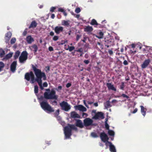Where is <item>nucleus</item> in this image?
Here are the masks:
<instances>
[{
  "label": "nucleus",
  "instance_id": "nucleus-44",
  "mask_svg": "<svg viewBox=\"0 0 152 152\" xmlns=\"http://www.w3.org/2000/svg\"><path fill=\"white\" fill-rule=\"evenodd\" d=\"M80 9L79 8H77L75 10V12L77 13H79L80 12Z\"/></svg>",
  "mask_w": 152,
  "mask_h": 152
},
{
  "label": "nucleus",
  "instance_id": "nucleus-24",
  "mask_svg": "<svg viewBox=\"0 0 152 152\" xmlns=\"http://www.w3.org/2000/svg\"><path fill=\"white\" fill-rule=\"evenodd\" d=\"M140 107L141 109V112L143 115L145 116L146 115V112L147 109L145 108L142 106H141Z\"/></svg>",
  "mask_w": 152,
  "mask_h": 152
},
{
  "label": "nucleus",
  "instance_id": "nucleus-60",
  "mask_svg": "<svg viewBox=\"0 0 152 152\" xmlns=\"http://www.w3.org/2000/svg\"><path fill=\"white\" fill-rule=\"evenodd\" d=\"M49 34L51 36H53L54 34V33L52 31L50 32Z\"/></svg>",
  "mask_w": 152,
  "mask_h": 152
},
{
  "label": "nucleus",
  "instance_id": "nucleus-53",
  "mask_svg": "<svg viewBox=\"0 0 152 152\" xmlns=\"http://www.w3.org/2000/svg\"><path fill=\"white\" fill-rule=\"evenodd\" d=\"M59 113V109L57 110L55 113V115H58Z\"/></svg>",
  "mask_w": 152,
  "mask_h": 152
},
{
  "label": "nucleus",
  "instance_id": "nucleus-41",
  "mask_svg": "<svg viewBox=\"0 0 152 152\" xmlns=\"http://www.w3.org/2000/svg\"><path fill=\"white\" fill-rule=\"evenodd\" d=\"M113 48H112L111 50H109L108 52L110 55H112L113 54Z\"/></svg>",
  "mask_w": 152,
  "mask_h": 152
},
{
  "label": "nucleus",
  "instance_id": "nucleus-22",
  "mask_svg": "<svg viewBox=\"0 0 152 152\" xmlns=\"http://www.w3.org/2000/svg\"><path fill=\"white\" fill-rule=\"evenodd\" d=\"M26 40L28 43L31 44L34 41V39L31 36H28L26 38Z\"/></svg>",
  "mask_w": 152,
  "mask_h": 152
},
{
  "label": "nucleus",
  "instance_id": "nucleus-63",
  "mask_svg": "<svg viewBox=\"0 0 152 152\" xmlns=\"http://www.w3.org/2000/svg\"><path fill=\"white\" fill-rule=\"evenodd\" d=\"M55 17V15L54 14H52L51 15V18L52 19H54Z\"/></svg>",
  "mask_w": 152,
  "mask_h": 152
},
{
  "label": "nucleus",
  "instance_id": "nucleus-47",
  "mask_svg": "<svg viewBox=\"0 0 152 152\" xmlns=\"http://www.w3.org/2000/svg\"><path fill=\"white\" fill-rule=\"evenodd\" d=\"M27 34V29H26L23 32V36H26Z\"/></svg>",
  "mask_w": 152,
  "mask_h": 152
},
{
  "label": "nucleus",
  "instance_id": "nucleus-11",
  "mask_svg": "<svg viewBox=\"0 0 152 152\" xmlns=\"http://www.w3.org/2000/svg\"><path fill=\"white\" fill-rule=\"evenodd\" d=\"M151 62V60L149 58L145 60L141 65L142 69L146 68L149 64Z\"/></svg>",
  "mask_w": 152,
  "mask_h": 152
},
{
  "label": "nucleus",
  "instance_id": "nucleus-64",
  "mask_svg": "<svg viewBox=\"0 0 152 152\" xmlns=\"http://www.w3.org/2000/svg\"><path fill=\"white\" fill-rule=\"evenodd\" d=\"M63 13L64 15L65 16H66L67 15V14L66 12H65V10H64V11L63 12Z\"/></svg>",
  "mask_w": 152,
  "mask_h": 152
},
{
  "label": "nucleus",
  "instance_id": "nucleus-5",
  "mask_svg": "<svg viewBox=\"0 0 152 152\" xmlns=\"http://www.w3.org/2000/svg\"><path fill=\"white\" fill-rule=\"evenodd\" d=\"M25 79L28 81L31 80V83H34L36 81V78L35 79L34 75L32 71L26 73L25 75Z\"/></svg>",
  "mask_w": 152,
  "mask_h": 152
},
{
  "label": "nucleus",
  "instance_id": "nucleus-9",
  "mask_svg": "<svg viewBox=\"0 0 152 152\" xmlns=\"http://www.w3.org/2000/svg\"><path fill=\"white\" fill-rule=\"evenodd\" d=\"M100 137L102 141L103 142H105L106 141L110 142L108 141L109 139L107 134L104 132H101L100 134Z\"/></svg>",
  "mask_w": 152,
  "mask_h": 152
},
{
  "label": "nucleus",
  "instance_id": "nucleus-57",
  "mask_svg": "<svg viewBox=\"0 0 152 152\" xmlns=\"http://www.w3.org/2000/svg\"><path fill=\"white\" fill-rule=\"evenodd\" d=\"M83 102L84 104H85V106L86 107H87L88 108L89 107H88V106L87 104H86V100H83Z\"/></svg>",
  "mask_w": 152,
  "mask_h": 152
},
{
  "label": "nucleus",
  "instance_id": "nucleus-16",
  "mask_svg": "<svg viewBox=\"0 0 152 152\" xmlns=\"http://www.w3.org/2000/svg\"><path fill=\"white\" fill-rule=\"evenodd\" d=\"M17 64L16 61H14L11 64L10 66V70L13 72H14L16 70Z\"/></svg>",
  "mask_w": 152,
  "mask_h": 152
},
{
  "label": "nucleus",
  "instance_id": "nucleus-52",
  "mask_svg": "<svg viewBox=\"0 0 152 152\" xmlns=\"http://www.w3.org/2000/svg\"><path fill=\"white\" fill-rule=\"evenodd\" d=\"M43 86L44 87H47L48 86L47 83L46 82H44L43 84Z\"/></svg>",
  "mask_w": 152,
  "mask_h": 152
},
{
  "label": "nucleus",
  "instance_id": "nucleus-4",
  "mask_svg": "<svg viewBox=\"0 0 152 152\" xmlns=\"http://www.w3.org/2000/svg\"><path fill=\"white\" fill-rule=\"evenodd\" d=\"M42 108L45 111H47L48 113L53 112L54 110L47 102L42 101L40 103Z\"/></svg>",
  "mask_w": 152,
  "mask_h": 152
},
{
  "label": "nucleus",
  "instance_id": "nucleus-17",
  "mask_svg": "<svg viewBox=\"0 0 152 152\" xmlns=\"http://www.w3.org/2000/svg\"><path fill=\"white\" fill-rule=\"evenodd\" d=\"M70 117L72 118H80V116L75 111H72L70 113Z\"/></svg>",
  "mask_w": 152,
  "mask_h": 152
},
{
  "label": "nucleus",
  "instance_id": "nucleus-6",
  "mask_svg": "<svg viewBox=\"0 0 152 152\" xmlns=\"http://www.w3.org/2000/svg\"><path fill=\"white\" fill-rule=\"evenodd\" d=\"M28 58V53L26 51H23L19 58L20 62L23 63Z\"/></svg>",
  "mask_w": 152,
  "mask_h": 152
},
{
  "label": "nucleus",
  "instance_id": "nucleus-36",
  "mask_svg": "<svg viewBox=\"0 0 152 152\" xmlns=\"http://www.w3.org/2000/svg\"><path fill=\"white\" fill-rule=\"evenodd\" d=\"M16 41V39L15 37L12 38L10 40V43L11 44H14Z\"/></svg>",
  "mask_w": 152,
  "mask_h": 152
},
{
  "label": "nucleus",
  "instance_id": "nucleus-40",
  "mask_svg": "<svg viewBox=\"0 0 152 152\" xmlns=\"http://www.w3.org/2000/svg\"><path fill=\"white\" fill-rule=\"evenodd\" d=\"M91 135L92 137H97V135L96 134L95 132L91 133Z\"/></svg>",
  "mask_w": 152,
  "mask_h": 152
},
{
  "label": "nucleus",
  "instance_id": "nucleus-45",
  "mask_svg": "<svg viewBox=\"0 0 152 152\" xmlns=\"http://www.w3.org/2000/svg\"><path fill=\"white\" fill-rule=\"evenodd\" d=\"M124 83H122L121 85H120V89L123 90L124 88Z\"/></svg>",
  "mask_w": 152,
  "mask_h": 152
},
{
  "label": "nucleus",
  "instance_id": "nucleus-34",
  "mask_svg": "<svg viewBox=\"0 0 152 152\" xmlns=\"http://www.w3.org/2000/svg\"><path fill=\"white\" fill-rule=\"evenodd\" d=\"M106 121H105V128L107 129V130H109V126L108 124L107 123V121L108 119L107 118H106L105 119Z\"/></svg>",
  "mask_w": 152,
  "mask_h": 152
},
{
  "label": "nucleus",
  "instance_id": "nucleus-62",
  "mask_svg": "<svg viewBox=\"0 0 152 152\" xmlns=\"http://www.w3.org/2000/svg\"><path fill=\"white\" fill-rule=\"evenodd\" d=\"M104 143H105V145H106V149H107V147H108V144H109L107 142V141H106V142H104Z\"/></svg>",
  "mask_w": 152,
  "mask_h": 152
},
{
  "label": "nucleus",
  "instance_id": "nucleus-54",
  "mask_svg": "<svg viewBox=\"0 0 152 152\" xmlns=\"http://www.w3.org/2000/svg\"><path fill=\"white\" fill-rule=\"evenodd\" d=\"M48 50L50 51H52L53 50V48L51 46H50L49 47Z\"/></svg>",
  "mask_w": 152,
  "mask_h": 152
},
{
  "label": "nucleus",
  "instance_id": "nucleus-32",
  "mask_svg": "<svg viewBox=\"0 0 152 152\" xmlns=\"http://www.w3.org/2000/svg\"><path fill=\"white\" fill-rule=\"evenodd\" d=\"M4 66V63L1 61L0 62V72L2 71L3 70V68Z\"/></svg>",
  "mask_w": 152,
  "mask_h": 152
},
{
  "label": "nucleus",
  "instance_id": "nucleus-29",
  "mask_svg": "<svg viewBox=\"0 0 152 152\" xmlns=\"http://www.w3.org/2000/svg\"><path fill=\"white\" fill-rule=\"evenodd\" d=\"M20 54V52L19 50H17L15 53L14 56V58L15 59L17 58Z\"/></svg>",
  "mask_w": 152,
  "mask_h": 152
},
{
  "label": "nucleus",
  "instance_id": "nucleus-48",
  "mask_svg": "<svg viewBox=\"0 0 152 152\" xmlns=\"http://www.w3.org/2000/svg\"><path fill=\"white\" fill-rule=\"evenodd\" d=\"M67 40H65V41L62 40L61 42L60 43V44L61 45H63L66 43H67Z\"/></svg>",
  "mask_w": 152,
  "mask_h": 152
},
{
  "label": "nucleus",
  "instance_id": "nucleus-33",
  "mask_svg": "<svg viewBox=\"0 0 152 152\" xmlns=\"http://www.w3.org/2000/svg\"><path fill=\"white\" fill-rule=\"evenodd\" d=\"M5 54V52L2 49H0V56L1 57L4 56Z\"/></svg>",
  "mask_w": 152,
  "mask_h": 152
},
{
  "label": "nucleus",
  "instance_id": "nucleus-38",
  "mask_svg": "<svg viewBox=\"0 0 152 152\" xmlns=\"http://www.w3.org/2000/svg\"><path fill=\"white\" fill-rule=\"evenodd\" d=\"M120 97H122L123 98H126V99H128L129 98V96L124 94H122L120 96H119Z\"/></svg>",
  "mask_w": 152,
  "mask_h": 152
},
{
  "label": "nucleus",
  "instance_id": "nucleus-10",
  "mask_svg": "<svg viewBox=\"0 0 152 152\" xmlns=\"http://www.w3.org/2000/svg\"><path fill=\"white\" fill-rule=\"evenodd\" d=\"M104 117V114L102 112H98L96 113L94 116L92 117V119L97 120L99 119H103Z\"/></svg>",
  "mask_w": 152,
  "mask_h": 152
},
{
  "label": "nucleus",
  "instance_id": "nucleus-21",
  "mask_svg": "<svg viewBox=\"0 0 152 152\" xmlns=\"http://www.w3.org/2000/svg\"><path fill=\"white\" fill-rule=\"evenodd\" d=\"M93 30V28L91 26H87L84 28V31L88 33H90L92 32Z\"/></svg>",
  "mask_w": 152,
  "mask_h": 152
},
{
  "label": "nucleus",
  "instance_id": "nucleus-3",
  "mask_svg": "<svg viewBox=\"0 0 152 152\" xmlns=\"http://www.w3.org/2000/svg\"><path fill=\"white\" fill-rule=\"evenodd\" d=\"M77 131V128L74 125L68 124L64 129V133L66 138H69L72 135V130Z\"/></svg>",
  "mask_w": 152,
  "mask_h": 152
},
{
  "label": "nucleus",
  "instance_id": "nucleus-58",
  "mask_svg": "<svg viewBox=\"0 0 152 152\" xmlns=\"http://www.w3.org/2000/svg\"><path fill=\"white\" fill-rule=\"evenodd\" d=\"M137 108H136L133 111V112H132V113H136L137 111Z\"/></svg>",
  "mask_w": 152,
  "mask_h": 152
},
{
  "label": "nucleus",
  "instance_id": "nucleus-55",
  "mask_svg": "<svg viewBox=\"0 0 152 152\" xmlns=\"http://www.w3.org/2000/svg\"><path fill=\"white\" fill-rule=\"evenodd\" d=\"M52 104L55 105H56L57 104V102L56 100H54L51 102Z\"/></svg>",
  "mask_w": 152,
  "mask_h": 152
},
{
  "label": "nucleus",
  "instance_id": "nucleus-25",
  "mask_svg": "<svg viewBox=\"0 0 152 152\" xmlns=\"http://www.w3.org/2000/svg\"><path fill=\"white\" fill-rule=\"evenodd\" d=\"M105 108L106 109L110 107H111L109 101H107L104 104Z\"/></svg>",
  "mask_w": 152,
  "mask_h": 152
},
{
  "label": "nucleus",
  "instance_id": "nucleus-42",
  "mask_svg": "<svg viewBox=\"0 0 152 152\" xmlns=\"http://www.w3.org/2000/svg\"><path fill=\"white\" fill-rule=\"evenodd\" d=\"M58 37L57 36H54L53 38V39L54 41H56L58 40Z\"/></svg>",
  "mask_w": 152,
  "mask_h": 152
},
{
  "label": "nucleus",
  "instance_id": "nucleus-8",
  "mask_svg": "<svg viewBox=\"0 0 152 152\" xmlns=\"http://www.w3.org/2000/svg\"><path fill=\"white\" fill-rule=\"evenodd\" d=\"M60 105L62 110L66 111H68L71 108L69 104H68L67 102L63 101L60 103Z\"/></svg>",
  "mask_w": 152,
  "mask_h": 152
},
{
  "label": "nucleus",
  "instance_id": "nucleus-18",
  "mask_svg": "<svg viewBox=\"0 0 152 152\" xmlns=\"http://www.w3.org/2000/svg\"><path fill=\"white\" fill-rule=\"evenodd\" d=\"M109 144L110 150L111 152H116V150L115 146L112 144L111 142H108Z\"/></svg>",
  "mask_w": 152,
  "mask_h": 152
},
{
  "label": "nucleus",
  "instance_id": "nucleus-61",
  "mask_svg": "<svg viewBox=\"0 0 152 152\" xmlns=\"http://www.w3.org/2000/svg\"><path fill=\"white\" fill-rule=\"evenodd\" d=\"M83 117H84V115H85V117H87L88 116V115L87 113H83L82 114Z\"/></svg>",
  "mask_w": 152,
  "mask_h": 152
},
{
  "label": "nucleus",
  "instance_id": "nucleus-50",
  "mask_svg": "<svg viewBox=\"0 0 152 152\" xmlns=\"http://www.w3.org/2000/svg\"><path fill=\"white\" fill-rule=\"evenodd\" d=\"M84 62L86 64H88L89 63L90 61H89L88 60H85L84 61Z\"/></svg>",
  "mask_w": 152,
  "mask_h": 152
},
{
  "label": "nucleus",
  "instance_id": "nucleus-35",
  "mask_svg": "<svg viewBox=\"0 0 152 152\" xmlns=\"http://www.w3.org/2000/svg\"><path fill=\"white\" fill-rule=\"evenodd\" d=\"M108 134L110 136H113L114 135L115 133L113 131L109 130Z\"/></svg>",
  "mask_w": 152,
  "mask_h": 152
},
{
  "label": "nucleus",
  "instance_id": "nucleus-46",
  "mask_svg": "<svg viewBox=\"0 0 152 152\" xmlns=\"http://www.w3.org/2000/svg\"><path fill=\"white\" fill-rule=\"evenodd\" d=\"M105 42H106V43L107 44H108L109 45H111V41L110 40H108L107 41H106Z\"/></svg>",
  "mask_w": 152,
  "mask_h": 152
},
{
  "label": "nucleus",
  "instance_id": "nucleus-12",
  "mask_svg": "<svg viewBox=\"0 0 152 152\" xmlns=\"http://www.w3.org/2000/svg\"><path fill=\"white\" fill-rule=\"evenodd\" d=\"M74 107L75 110H79L82 112H85L87 110L86 108L81 105L75 106Z\"/></svg>",
  "mask_w": 152,
  "mask_h": 152
},
{
  "label": "nucleus",
  "instance_id": "nucleus-14",
  "mask_svg": "<svg viewBox=\"0 0 152 152\" xmlns=\"http://www.w3.org/2000/svg\"><path fill=\"white\" fill-rule=\"evenodd\" d=\"M54 30L56 34H59L61 32L63 31V28L61 26H56Z\"/></svg>",
  "mask_w": 152,
  "mask_h": 152
},
{
  "label": "nucleus",
  "instance_id": "nucleus-19",
  "mask_svg": "<svg viewBox=\"0 0 152 152\" xmlns=\"http://www.w3.org/2000/svg\"><path fill=\"white\" fill-rule=\"evenodd\" d=\"M37 25V23L35 20H33L31 23L28 27L29 29L34 28H36Z\"/></svg>",
  "mask_w": 152,
  "mask_h": 152
},
{
  "label": "nucleus",
  "instance_id": "nucleus-37",
  "mask_svg": "<svg viewBox=\"0 0 152 152\" xmlns=\"http://www.w3.org/2000/svg\"><path fill=\"white\" fill-rule=\"evenodd\" d=\"M34 91L35 94H37L38 92V87L37 85L34 86Z\"/></svg>",
  "mask_w": 152,
  "mask_h": 152
},
{
  "label": "nucleus",
  "instance_id": "nucleus-49",
  "mask_svg": "<svg viewBox=\"0 0 152 152\" xmlns=\"http://www.w3.org/2000/svg\"><path fill=\"white\" fill-rule=\"evenodd\" d=\"M72 85V84L71 83H68L66 85V87L67 88H69Z\"/></svg>",
  "mask_w": 152,
  "mask_h": 152
},
{
  "label": "nucleus",
  "instance_id": "nucleus-23",
  "mask_svg": "<svg viewBox=\"0 0 152 152\" xmlns=\"http://www.w3.org/2000/svg\"><path fill=\"white\" fill-rule=\"evenodd\" d=\"M103 35L104 33L100 31L97 35H95V36L99 39H101L103 38Z\"/></svg>",
  "mask_w": 152,
  "mask_h": 152
},
{
  "label": "nucleus",
  "instance_id": "nucleus-28",
  "mask_svg": "<svg viewBox=\"0 0 152 152\" xmlns=\"http://www.w3.org/2000/svg\"><path fill=\"white\" fill-rule=\"evenodd\" d=\"M90 24L92 25H99L96 20L94 19H93L91 20Z\"/></svg>",
  "mask_w": 152,
  "mask_h": 152
},
{
  "label": "nucleus",
  "instance_id": "nucleus-1",
  "mask_svg": "<svg viewBox=\"0 0 152 152\" xmlns=\"http://www.w3.org/2000/svg\"><path fill=\"white\" fill-rule=\"evenodd\" d=\"M32 67L37 77L36 81L38 83L41 89L43 90L44 88L42 85V78L43 77V80H46V75L44 72H42L40 69L37 68L34 65H32Z\"/></svg>",
  "mask_w": 152,
  "mask_h": 152
},
{
  "label": "nucleus",
  "instance_id": "nucleus-31",
  "mask_svg": "<svg viewBox=\"0 0 152 152\" xmlns=\"http://www.w3.org/2000/svg\"><path fill=\"white\" fill-rule=\"evenodd\" d=\"M32 47L34 49V53L36 52L38 50V47L37 45L35 44L34 45L32 46Z\"/></svg>",
  "mask_w": 152,
  "mask_h": 152
},
{
  "label": "nucleus",
  "instance_id": "nucleus-20",
  "mask_svg": "<svg viewBox=\"0 0 152 152\" xmlns=\"http://www.w3.org/2000/svg\"><path fill=\"white\" fill-rule=\"evenodd\" d=\"M109 90H111L114 91H116V89L115 88L113 85L111 83H107L106 84Z\"/></svg>",
  "mask_w": 152,
  "mask_h": 152
},
{
  "label": "nucleus",
  "instance_id": "nucleus-30",
  "mask_svg": "<svg viewBox=\"0 0 152 152\" xmlns=\"http://www.w3.org/2000/svg\"><path fill=\"white\" fill-rule=\"evenodd\" d=\"M12 53H10L6 55L5 58L6 59H9L12 57Z\"/></svg>",
  "mask_w": 152,
  "mask_h": 152
},
{
  "label": "nucleus",
  "instance_id": "nucleus-26",
  "mask_svg": "<svg viewBox=\"0 0 152 152\" xmlns=\"http://www.w3.org/2000/svg\"><path fill=\"white\" fill-rule=\"evenodd\" d=\"M64 49L66 50H69V52H71L75 49V47L73 46H69L68 45V48H65Z\"/></svg>",
  "mask_w": 152,
  "mask_h": 152
},
{
  "label": "nucleus",
  "instance_id": "nucleus-15",
  "mask_svg": "<svg viewBox=\"0 0 152 152\" xmlns=\"http://www.w3.org/2000/svg\"><path fill=\"white\" fill-rule=\"evenodd\" d=\"M75 125L77 127L80 128H82L84 126V124L82 123V121L80 119H77L76 120Z\"/></svg>",
  "mask_w": 152,
  "mask_h": 152
},
{
  "label": "nucleus",
  "instance_id": "nucleus-56",
  "mask_svg": "<svg viewBox=\"0 0 152 152\" xmlns=\"http://www.w3.org/2000/svg\"><path fill=\"white\" fill-rule=\"evenodd\" d=\"M123 64L125 65H126L128 64V62L126 60H125L124 61Z\"/></svg>",
  "mask_w": 152,
  "mask_h": 152
},
{
  "label": "nucleus",
  "instance_id": "nucleus-27",
  "mask_svg": "<svg viewBox=\"0 0 152 152\" xmlns=\"http://www.w3.org/2000/svg\"><path fill=\"white\" fill-rule=\"evenodd\" d=\"M69 20L66 21L63 20L61 22L62 25L64 26H68L69 25Z\"/></svg>",
  "mask_w": 152,
  "mask_h": 152
},
{
  "label": "nucleus",
  "instance_id": "nucleus-13",
  "mask_svg": "<svg viewBox=\"0 0 152 152\" xmlns=\"http://www.w3.org/2000/svg\"><path fill=\"white\" fill-rule=\"evenodd\" d=\"M12 36V34L11 32L9 31L7 32L5 35L4 39L6 43H8L10 39Z\"/></svg>",
  "mask_w": 152,
  "mask_h": 152
},
{
  "label": "nucleus",
  "instance_id": "nucleus-51",
  "mask_svg": "<svg viewBox=\"0 0 152 152\" xmlns=\"http://www.w3.org/2000/svg\"><path fill=\"white\" fill-rule=\"evenodd\" d=\"M56 9V8L54 7H52L50 9V11L51 12H53L54 11V10Z\"/></svg>",
  "mask_w": 152,
  "mask_h": 152
},
{
  "label": "nucleus",
  "instance_id": "nucleus-59",
  "mask_svg": "<svg viewBox=\"0 0 152 152\" xmlns=\"http://www.w3.org/2000/svg\"><path fill=\"white\" fill-rule=\"evenodd\" d=\"M58 11H59V12H63L64 11V10L63 9H62V8H60L58 9Z\"/></svg>",
  "mask_w": 152,
  "mask_h": 152
},
{
  "label": "nucleus",
  "instance_id": "nucleus-43",
  "mask_svg": "<svg viewBox=\"0 0 152 152\" xmlns=\"http://www.w3.org/2000/svg\"><path fill=\"white\" fill-rule=\"evenodd\" d=\"M81 37V35L77 34L76 35V41H77L79 40L80 37Z\"/></svg>",
  "mask_w": 152,
  "mask_h": 152
},
{
  "label": "nucleus",
  "instance_id": "nucleus-7",
  "mask_svg": "<svg viewBox=\"0 0 152 152\" xmlns=\"http://www.w3.org/2000/svg\"><path fill=\"white\" fill-rule=\"evenodd\" d=\"M83 121L84 125L86 127L96 126L95 124L93 123V120L89 118H86Z\"/></svg>",
  "mask_w": 152,
  "mask_h": 152
},
{
  "label": "nucleus",
  "instance_id": "nucleus-2",
  "mask_svg": "<svg viewBox=\"0 0 152 152\" xmlns=\"http://www.w3.org/2000/svg\"><path fill=\"white\" fill-rule=\"evenodd\" d=\"M45 91L47 92H45L44 94L45 98L47 99H57L58 96L56 94V92L54 89H52L51 91L49 88L46 89Z\"/></svg>",
  "mask_w": 152,
  "mask_h": 152
},
{
  "label": "nucleus",
  "instance_id": "nucleus-39",
  "mask_svg": "<svg viewBox=\"0 0 152 152\" xmlns=\"http://www.w3.org/2000/svg\"><path fill=\"white\" fill-rule=\"evenodd\" d=\"M75 51L79 52L80 53L83 52V50L82 48H78L77 50H75Z\"/></svg>",
  "mask_w": 152,
  "mask_h": 152
}]
</instances>
